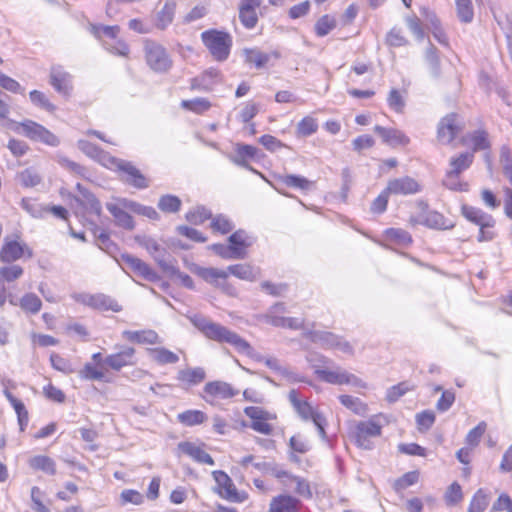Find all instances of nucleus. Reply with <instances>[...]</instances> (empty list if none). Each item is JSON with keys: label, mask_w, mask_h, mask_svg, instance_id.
Returning a JSON list of instances; mask_svg holds the SVG:
<instances>
[{"label": "nucleus", "mask_w": 512, "mask_h": 512, "mask_svg": "<svg viewBox=\"0 0 512 512\" xmlns=\"http://www.w3.org/2000/svg\"><path fill=\"white\" fill-rule=\"evenodd\" d=\"M17 236L15 239L11 237H5L0 248V261L3 264L14 263L23 257L28 259L33 257V250L28 244Z\"/></svg>", "instance_id": "6"}, {"label": "nucleus", "mask_w": 512, "mask_h": 512, "mask_svg": "<svg viewBox=\"0 0 512 512\" xmlns=\"http://www.w3.org/2000/svg\"><path fill=\"white\" fill-rule=\"evenodd\" d=\"M279 181L287 187L298 188L301 190H308L313 185V182L305 177L292 174L279 176Z\"/></svg>", "instance_id": "41"}, {"label": "nucleus", "mask_w": 512, "mask_h": 512, "mask_svg": "<svg viewBox=\"0 0 512 512\" xmlns=\"http://www.w3.org/2000/svg\"><path fill=\"white\" fill-rule=\"evenodd\" d=\"M239 19L244 27L247 29H252L256 26L258 22V16L256 13V8L250 7H239Z\"/></svg>", "instance_id": "47"}, {"label": "nucleus", "mask_w": 512, "mask_h": 512, "mask_svg": "<svg viewBox=\"0 0 512 512\" xmlns=\"http://www.w3.org/2000/svg\"><path fill=\"white\" fill-rule=\"evenodd\" d=\"M122 260L132 271L143 277L145 280L157 281L159 279L158 274L141 259L133 255L126 254L122 256Z\"/></svg>", "instance_id": "21"}, {"label": "nucleus", "mask_w": 512, "mask_h": 512, "mask_svg": "<svg viewBox=\"0 0 512 512\" xmlns=\"http://www.w3.org/2000/svg\"><path fill=\"white\" fill-rule=\"evenodd\" d=\"M490 502V495L482 488L473 495L467 512H484Z\"/></svg>", "instance_id": "34"}, {"label": "nucleus", "mask_w": 512, "mask_h": 512, "mask_svg": "<svg viewBox=\"0 0 512 512\" xmlns=\"http://www.w3.org/2000/svg\"><path fill=\"white\" fill-rule=\"evenodd\" d=\"M308 362L315 369V374L323 381L334 384V385H351L355 388L365 389L367 384L357 377L356 375L349 373L348 371L337 367L335 370L322 369L319 363H328L329 360L324 356L311 354L307 358Z\"/></svg>", "instance_id": "2"}, {"label": "nucleus", "mask_w": 512, "mask_h": 512, "mask_svg": "<svg viewBox=\"0 0 512 512\" xmlns=\"http://www.w3.org/2000/svg\"><path fill=\"white\" fill-rule=\"evenodd\" d=\"M340 403L353 413L364 416L368 412V406L362 400L350 395H340Z\"/></svg>", "instance_id": "31"}, {"label": "nucleus", "mask_w": 512, "mask_h": 512, "mask_svg": "<svg viewBox=\"0 0 512 512\" xmlns=\"http://www.w3.org/2000/svg\"><path fill=\"white\" fill-rule=\"evenodd\" d=\"M288 400L298 416L304 421H313L320 414L306 400H301L298 391L295 389L288 393Z\"/></svg>", "instance_id": "19"}, {"label": "nucleus", "mask_w": 512, "mask_h": 512, "mask_svg": "<svg viewBox=\"0 0 512 512\" xmlns=\"http://www.w3.org/2000/svg\"><path fill=\"white\" fill-rule=\"evenodd\" d=\"M181 200L174 195H164L159 199L158 208L166 213H175L179 211Z\"/></svg>", "instance_id": "48"}, {"label": "nucleus", "mask_w": 512, "mask_h": 512, "mask_svg": "<svg viewBox=\"0 0 512 512\" xmlns=\"http://www.w3.org/2000/svg\"><path fill=\"white\" fill-rule=\"evenodd\" d=\"M381 417V415L373 416L369 420L361 421L356 425L354 439L358 447L372 449L373 442L371 439L381 435L382 424L379 421Z\"/></svg>", "instance_id": "7"}, {"label": "nucleus", "mask_w": 512, "mask_h": 512, "mask_svg": "<svg viewBox=\"0 0 512 512\" xmlns=\"http://www.w3.org/2000/svg\"><path fill=\"white\" fill-rule=\"evenodd\" d=\"M50 362L54 369L65 373V374H71L75 372V369L72 367V364L69 360L61 357L60 355L53 353L50 356Z\"/></svg>", "instance_id": "58"}, {"label": "nucleus", "mask_w": 512, "mask_h": 512, "mask_svg": "<svg viewBox=\"0 0 512 512\" xmlns=\"http://www.w3.org/2000/svg\"><path fill=\"white\" fill-rule=\"evenodd\" d=\"M228 275L233 276L246 281H255L260 276V270L249 264H235L230 265L227 268Z\"/></svg>", "instance_id": "27"}, {"label": "nucleus", "mask_w": 512, "mask_h": 512, "mask_svg": "<svg viewBox=\"0 0 512 512\" xmlns=\"http://www.w3.org/2000/svg\"><path fill=\"white\" fill-rule=\"evenodd\" d=\"M122 336L128 341L138 344H157L161 342L158 334L154 330H125L122 332Z\"/></svg>", "instance_id": "26"}, {"label": "nucleus", "mask_w": 512, "mask_h": 512, "mask_svg": "<svg viewBox=\"0 0 512 512\" xmlns=\"http://www.w3.org/2000/svg\"><path fill=\"white\" fill-rule=\"evenodd\" d=\"M80 193V198H75V201L81 205L85 210L100 216L102 207L99 200L89 190L83 187L80 183L76 185Z\"/></svg>", "instance_id": "23"}, {"label": "nucleus", "mask_w": 512, "mask_h": 512, "mask_svg": "<svg viewBox=\"0 0 512 512\" xmlns=\"http://www.w3.org/2000/svg\"><path fill=\"white\" fill-rule=\"evenodd\" d=\"M309 339L325 349H338L343 353L351 354L353 352L352 346L344 341L340 336L328 331H310L308 332Z\"/></svg>", "instance_id": "11"}, {"label": "nucleus", "mask_w": 512, "mask_h": 512, "mask_svg": "<svg viewBox=\"0 0 512 512\" xmlns=\"http://www.w3.org/2000/svg\"><path fill=\"white\" fill-rule=\"evenodd\" d=\"M24 274V269L15 263L4 264L0 266V281L11 283L19 278H21Z\"/></svg>", "instance_id": "33"}, {"label": "nucleus", "mask_w": 512, "mask_h": 512, "mask_svg": "<svg viewBox=\"0 0 512 512\" xmlns=\"http://www.w3.org/2000/svg\"><path fill=\"white\" fill-rule=\"evenodd\" d=\"M89 30L99 40H102L103 37L108 39H116L120 32V28L117 25L105 26L100 24H90Z\"/></svg>", "instance_id": "39"}, {"label": "nucleus", "mask_w": 512, "mask_h": 512, "mask_svg": "<svg viewBox=\"0 0 512 512\" xmlns=\"http://www.w3.org/2000/svg\"><path fill=\"white\" fill-rule=\"evenodd\" d=\"M145 56L149 67L156 72H167L172 66L166 49L153 41H146Z\"/></svg>", "instance_id": "9"}, {"label": "nucleus", "mask_w": 512, "mask_h": 512, "mask_svg": "<svg viewBox=\"0 0 512 512\" xmlns=\"http://www.w3.org/2000/svg\"><path fill=\"white\" fill-rule=\"evenodd\" d=\"M201 39L215 60L225 61L229 57L232 47V37L229 33L207 30L201 34Z\"/></svg>", "instance_id": "4"}, {"label": "nucleus", "mask_w": 512, "mask_h": 512, "mask_svg": "<svg viewBox=\"0 0 512 512\" xmlns=\"http://www.w3.org/2000/svg\"><path fill=\"white\" fill-rule=\"evenodd\" d=\"M211 218V212L207 210L205 207H196L193 210H190L186 214V219L188 222L198 225L202 224L205 220Z\"/></svg>", "instance_id": "55"}, {"label": "nucleus", "mask_w": 512, "mask_h": 512, "mask_svg": "<svg viewBox=\"0 0 512 512\" xmlns=\"http://www.w3.org/2000/svg\"><path fill=\"white\" fill-rule=\"evenodd\" d=\"M135 353L133 347H124L119 352L106 356L104 364L112 370L120 371L123 367L136 364Z\"/></svg>", "instance_id": "14"}, {"label": "nucleus", "mask_w": 512, "mask_h": 512, "mask_svg": "<svg viewBox=\"0 0 512 512\" xmlns=\"http://www.w3.org/2000/svg\"><path fill=\"white\" fill-rule=\"evenodd\" d=\"M300 501L289 495H279L271 500L269 512H298Z\"/></svg>", "instance_id": "25"}, {"label": "nucleus", "mask_w": 512, "mask_h": 512, "mask_svg": "<svg viewBox=\"0 0 512 512\" xmlns=\"http://www.w3.org/2000/svg\"><path fill=\"white\" fill-rule=\"evenodd\" d=\"M78 148L90 158L101 160L103 156L102 150H100L95 144L90 143L86 140H79L77 143Z\"/></svg>", "instance_id": "63"}, {"label": "nucleus", "mask_w": 512, "mask_h": 512, "mask_svg": "<svg viewBox=\"0 0 512 512\" xmlns=\"http://www.w3.org/2000/svg\"><path fill=\"white\" fill-rule=\"evenodd\" d=\"M425 62L430 75L433 78H438L441 74L440 59L437 49L433 45H429L425 51Z\"/></svg>", "instance_id": "32"}, {"label": "nucleus", "mask_w": 512, "mask_h": 512, "mask_svg": "<svg viewBox=\"0 0 512 512\" xmlns=\"http://www.w3.org/2000/svg\"><path fill=\"white\" fill-rule=\"evenodd\" d=\"M470 141L475 151L485 150L490 147L488 134L483 130L475 131L472 133L470 136Z\"/></svg>", "instance_id": "60"}, {"label": "nucleus", "mask_w": 512, "mask_h": 512, "mask_svg": "<svg viewBox=\"0 0 512 512\" xmlns=\"http://www.w3.org/2000/svg\"><path fill=\"white\" fill-rule=\"evenodd\" d=\"M144 502V496L137 490L125 489L120 494V504L122 506L131 503L133 505H141Z\"/></svg>", "instance_id": "56"}, {"label": "nucleus", "mask_w": 512, "mask_h": 512, "mask_svg": "<svg viewBox=\"0 0 512 512\" xmlns=\"http://www.w3.org/2000/svg\"><path fill=\"white\" fill-rule=\"evenodd\" d=\"M462 215L470 222L479 226V234L477 240L479 242L492 241L497 237V231L495 230L496 220L494 217L483 210L463 205Z\"/></svg>", "instance_id": "3"}, {"label": "nucleus", "mask_w": 512, "mask_h": 512, "mask_svg": "<svg viewBox=\"0 0 512 512\" xmlns=\"http://www.w3.org/2000/svg\"><path fill=\"white\" fill-rule=\"evenodd\" d=\"M486 430V423L480 422L476 427L471 429L466 436V443L471 446V448L478 445L481 437L483 436Z\"/></svg>", "instance_id": "64"}, {"label": "nucleus", "mask_w": 512, "mask_h": 512, "mask_svg": "<svg viewBox=\"0 0 512 512\" xmlns=\"http://www.w3.org/2000/svg\"><path fill=\"white\" fill-rule=\"evenodd\" d=\"M140 245L148 251L163 271L171 274L178 272L175 266V260L167 249L161 246L155 239L151 237H144L140 241Z\"/></svg>", "instance_id": "8"}, {"label": "nucleus", "mask_w": 512, "mask_h": 512, "mask_svg": "<svg viewBox=\"0 0 512 512\" xmlns=\"http://www.w3.org/2000/svg\"><path fill=\"white\" fill-rule=\"evenodd\" d=\"M473 162V154L472 153H461L458 157H453L449 163L450 171L461 174L463 171L468 169Z\"/></svg>", "instance_id": "37"}, {"label": "nucleus", "mask_w": 512, "mask_h": 512, "mask_svg": "<svg viewBox=\"0 0 512 512\" xmlns=\"http://www.w3.org/2000/svg\"><path fill=\"white\" fill-rule=\"evenodd\" d=\"M177 419L183 425L195 426L202 424L207 419V416L200 410H186L179 413Z\"/></svg>", "instance_id": "35"}, {"label": "nucleus", "mask_w": 512, "mask_h": 512, "mask_svg": "<svg viewBox=\"0 0 512 512\" xmlns=\"http://www.w3.org/2000/svg\"><path fill=\"white\" fill-rule=\"evenodd\" d=\"M230 246L242 248L243 258L246 256V248L250 246L251 242L248 241V236L244 230H237L228 238Z\"/></svg>", "instance_id": "53"}, {"label": "nucleus", "mask_w": 512, "mask_h": 512, "mask_svg": "<svg viewBox=\"0 0 512 512\" xmlns=\"http://www.w3.org/2000/svg\"><path fill=\"white\" fill-rule=\"evenodd\" d=\"M457 115L452 113L445 116L439 123L437 137L442 144L451 143L459 132Z\"/></svg>", "instance_id": "18"}, {"label": "nucleus", "mask_w": 512, "mask_h": 512, "mask_svg": "<svg viewBox=\"0 0 512 512\" xmlns=\"http://www.w3.org/2000/svg\"><path fill=\"white\" fill-rule=\"evenodd\" d=\"M211 227L214 231L226 234L233 230L234 225L226 216L218 215L212 219Z\"/></svg>", "instance_id": "61"}, {"label": "nucleus", "mask_w": 512, "mask_h": 512, "mask_svg": "<svg viewBox=\"0 0 512 512\" xmlns=\"http://www.w3.org/2000/svg\"><path fill=\"white\" fill-rule=\"evenodd\" d=\"M420 208L419 214L411 216L409 222L411 225H424L431 229H450L452 224H447L445 217L437 211L428 210L426 203L418 202Z\"/></svg>", "instance_id": "10"}, {"label": "nucleus", "mask_w": 512, "mask_h": 512, "mask_svg": "<svg viewBox=\"0 0 512 512\" xmlns=\"http://www.w3.org/2000/svg\"><path fill=\"white\" fill-rule=\"evenodd\" d=\"M72 298L77 303L101 312L112 311L118 313L123 309L116 299L104 293H74Z\"/></svg>", "instance_id": "5"}, {"label": "nucleus", "mask_w": 512, "mask_h": 512, "mask_svg": "<svg viewBox=\"0 0 512 512\" xmlns=\"http://www.w3.org/2000/svg\"><path fill=\"white\" fill-rule=\"evenodd\" d=\"M19 129H21V133L33 141H40L50 146H57L59 144L57 136L32 120L21 122L18 126Z\"/></svg>", "instance_id": "12"}, {"label": "nucleus", "mask_w": 512, "mask_h": 512, "mask_svg": "<svg viewBox=\"0 0 512 512\" xmlns=\"http://www.w3.org/2000/svg\"><path fill=\"white\" fill-rule=\"evenodd\" d=\"M50 84L60 94L70 95L72 91V77L62 66H52L50 71Z\"/></svg>", "instance_id": "16"}, {"label": "nucleus", "mask_w": 512, "mask_h": 512, "mask_svg": "<svg viewBox=\"0 0 512 512\" xmlns=\"http://www.w3.org/2000/svg\"><path fill=\"white\" fill-rule=\"evenodd\" d=\"M149 355L153 361L160 365L174 364L179 361V356L166 348L148 349Z\"/></svg>", "instance_id": "29"}, {"label": "nucleus", "mask_w": 512, "mask_h": 512, "mask_svg": "<svg viewBox=\"0 0 512 512\" xmlns=\"http://www.w3.org/2000/svg\"><path fill=\"white\" fill-rule=\"evenodd\" d=\"M245 61L254 64L256 68H263L270 60V54L264 53L257 48L244 49Z\"/></svg>", "instance_id": "36"}, {"label": "nucleus", "mask_w": 512, "mask_h": 512, "mask_svg": "<svg viewBox=\"0 0 512 512\" xmlns=\"http://www.w3.org/2000/svg\"><path fill=\"white\" fill-rule=\"evenodd\" d=\"M211 249L224 259H243L242 248L226 246L224 244H213Z\"/></svg>", "instance_id": "40"}, {"label": "nucleus", "mask_w": 512, "mask_h": 512, "mask_svg": "<svg viewBox=\"0 0 512 512\" xmlns=\"http://www.w3.org/2000/svg\"><path fill=\"white\" fill-rule=\"evenodd\" d=\"M123 202L132 201L126 198H118L115 202L106 203V208L114 217L117 226L126 230H132L134 228V221L132 216L127 212V210H129L128 207L124 205Z\"/></svg>", "instance_id": "13"}, {"label": "nucleus", "mask_w": 512, "mask_h": 512, "mask_svg": "<svg viewBox=\"0 0 512 512\" xmlns=\"http://www.w3.org/2000/svg\"><path fill=\"white\" fill-rule=\"evenodd\" d=\"M199 275L208 283L220 285L219 280H226L228 272L227 270L210 267L201 268L199 270Z\"/></svg>", "instance_id": "42"}, {"label": "nucleus", "mask_w": 512, "mask_h": 512, "mask_svg": "<svg viewBox=\"0 0 512 512\" xmlns=\"http://www.w3.org/2000/svg\"><path fill=\"white\" fill-rule=\"evenodd\" d=\"M79 376L84 380L101 381L104 378V373L97 369L93 364L86 363L79 371Z\"/></svg>", "instance_id": "62"}, {"label": "nucleus", "mask_w": 512, "mask_h": 512, "mask_svg": "<svg viewBox=\"0 0 512 512\" xmlns=\"http://www.w3.org/2000/svg\"><path fill=\"white\" fill-rule=\"evenodd\" d=\"M336 27V20L328 15L322 16L315 24L316 34L320 37L326 36Z\"/></svg>", "instance_id": "54"}, {"label": "nucleus", "mask_w": 512, "mask_h": 512, "mask_svg": "<svg viewBox=\"0 0 512 512\" xmlns=\"http://www.w3.org/2000/svg\"><path fill=\"white\" fill-rule=\"evenodd\" d=\"M412 389H413V386L409 385V383H407V382H402L397 385H394L387 390L386 400L389 403H394L400 397H402L405 393H407L408 391H410Z\"/></svg>", "instance_id": "51"}, {"label": "nucleus", "mask_w": 512, "mask_h": 512, "mask_svg": "<svg viewBox=\"0 0 512 512\" xmlns=\"http://www.w3.org/2000/svg\"><path fill=\"white\" fill-rule=\"evenodd\" d=\"M444 498H445L446 504L449 506H453V505H456L457 503H459L463 498L461 486L457 482L452 483L448 487Z\"/></svg>", "instance_id": "59"}, {"label": "nucleus", "mask_w": 512, "mask_h": 512, "mask_svg": "<svg viewBox=\"0 0 512 512\" xmlns=\"http://www.w3.org/2000/svg\"><path fill=\"white\" fill-rule=\"evenodd\" d=\"M19 307L26 313L37 314L42 308V302L36 294L29 292L19 299Z\"/></svg>", "instance_id": "30"}, {"label": "nucleus", "mask_w": 512, "mask_h": 512, "mask_svg": "<svg viewBox=\"0 0 512 512\" xmlns=\"http://www.w3.org/2000/svg\"><path fill=\"white\" fill-rule=\"evenodd\" d=\"M175 3L166 2L162 9L157 14V27L165 29L174 18Z\"/></svg>", "instance_id": "44"}, {"label": "nucleus", "mask_w": 512, "mask_h": 512, "mask_svg": "<svg viewBox=\"0 0 512 512\" xmlns=\"http://www.w3.org/2000/svg\"><path fill=\"white\" fill-rule=\"evenodd\" d=\"M124 205H126L129 209V211H132L136 214L146 216L149 219L156 220L158 219L159 215L158 212L150 206H143L137 202H123Z\"/></svg>", "instance_id": "50"}, {"label": "nucleus", "mask_w": 512, "mask_h": 512, "mask_svg": "<svg viewBox=\"0 0 512 512\" xmlns=\"http://www.w3.org/2000/svg\"><path fill=\"white\" fill-rule=\"evenodd\" d=\"M457 16L460 21L470 23L474 17L472 0H455Z\"/></svg>", "instance_id": "43"}, {"label": "nucleus", "mask_w": 512, "mask_h": 512, "mask_svg": "<svg viewBox=\"0 0 512 512\" xmlns=\"http://www.w3.org/2000/svg\"><path fill=\"white\" fill-rule=\"evenodd\" d=\"M177 379L187 385H196L205 379V371L203 368H188L180 370Z\"/></svg>", "instance_id": "28"}, {"label": "nucleus", "mask_w": 512, "mask_h": 512, "mask_svg": "<svg viewBox=\"0 0 512 512\" xmlns=\"http://www.w3.org/2000/svg\"><path fill=\"white\" fill-rule=\"evenodd\" d=\"M387 191L394 195H412L421 191V185L412 177L404 176L392 179L387 184Z\"/></svg>", "instance_id": "15"}, {"label": "nucleus", "mask_w": 512, "mask_h": 512, "mask_svg": "<svg viewBox=\"0 0 512 512\" xmlns=\"http://www.w3.org/2000/svg\"><path fill=\"white\" fill-rule=\"evenodd\" d=\"M31 102L46 111L53 112L55 106L49 101L44 93L38 90H33L29 94Z\"/></svg>", "instance_id": "57"}, {"label": "nucleus", "mask_w": 512, "mask_h": 512, "mask_svg": "<svg viewBox=\"0 0 512 512\" xmlns=\"http://www.w3.org/2000/svg\"><path fill=\"white\" fill-rule=\"evenodd\" d=\"M178 448L186 455L191 457L194 461L201 464L214 465L213 458L205 452L200 446L191 442H181Z\"/></svg>", "instance_id": "24"}, {"label": "nucleus", "mask_w": 512, "mask_h": 512, "mask_svg": "<svg viewBox=\"0 0 512 512\" xmlns=\"http://www.w3.org/2000/svg\"><path fill=\"white\" fill-rule=\"evenodd\" d=\"M117 168L124 173L123 181L138 189L148 187L145 176L132 163L124 160L117 161Z\"/></svg>", "instance_id": "17"}, {"label": "nucleus", "mask_w": 512, "mask_h": 512, "mask_svg": "<svg viewBox=\"0 0 512 512\" xmlns=\"http://www.w3.org/2000/svg\"><path fill=\"white\" fill-rule=\"evenodd\" d=\"M385 233L388 239L399 245L407 246L412 242L411 235L403 229L389 228Z\"/></svg>", "instance_id": "49"}, {"label": "nucleus", "mask_w": 512, "mask_h": 512, "mask_svg": "<svg viewBox=\"0 0 512 512\" xmlns=\"http://www.w3.org/2000/svg\"><path fill=\"white\" fill-rule=\"evenodd\" d=\"M318 129L316 120L310 116L304 117L296 128V134L298 137H307L314 134Z\"/></svg>", "instance_id": "46"}, {"label": "nucleus", "mask_w": 512, "mask_h": 512, "mask_svg": "<svg viewBox=\"0 0 512 512\" xmlns=\"http://www.w3.org/2000/svg\"><path fill=\"white\" fill-rule=\"evenodd\" d=\"M29 464L33 469L41 470L49 475L56 473L55 462L48 456H35L30 459Z\"/></svg>", "instance_id": "38"}, {"label": "nucleus", "mask_w": 512, "mask_h": 512, "mask_svg": "<svg viewBox=\"0 0 512 512\" xmlns=\"http://www.w3.org/2000/svg\"><path fill=\"white\" fill-rule=\"evenodd\" d=\"M188 319L206 338L219 343L230 344L239 353L252 356L254 351L252 346L234 331L219 323L212 322L200 314L188 316Z\"/></svg>", "instance_id": "1"}, {"label": "nucleus", "mask_w": 512, "mask_h": 512, "mask_svg": "<svg viewBox=\"0 0 512 512\" xmlns=\"http://www.w3.org/2000/svg\"><path fill=\"white\" fill-rule=\"evenodd\" d=\"M204 392L212 399H229L238 394V390L224 381H211L206 383Z\"/></svg>", "instance_id": "22"}, {"label": "nucleus", "mask_w": 512, "mask_h": 512, "mask_svg": "<svg viewBox=\"0 0 512 512\" xmlns=\"http://www.w3.org/2000/svg\"><path fill=\"white\" fill-rule=\"evenodd\" d=\"M374 132L381 137L383 143L391 147L406 146L410 141L402 131L395 128H386L376 125Z\"/></svg>", "instance_id": "20"}, {"label": "nucleus", "mask_w": 512, "mask_h": 512, "mask_svg": "<svg viewBox=\"0 0 512 512\" xmlns=\"http://www.w3.org/2000/svg\"><path fill=\"white\" fill-rule=\"evenodd\" d=\"M181 107L194 113L202 114L210 109L211 103L205 98H195L191 100H183L181 102Z\"/></svg>", "instance_id": "45"}, {"label": "nucleus", "mask_w": 512, "mask_h": 512, "mask_svg": "<svg viewBox=\"0 0 512 512\" xmlns=\"http://www.w3.org/2000/svg\"><path fill=\"white\" fill-rule=\"evenodd\" d=\"M500 163L503 168V174L508 179L512 186V156L510 149L506 146L501 148Z\"/></svg>", "instance_id": "52"}]
</instances>
